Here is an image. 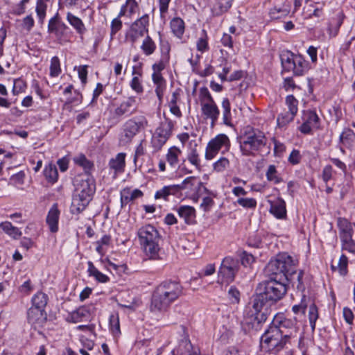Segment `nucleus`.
<instances>
[{"instance_id":"39448f33","label":"nucleus","mask_w":355,"mask_h":355,"mask_svg":"<svg viewBox=\"0 0 355 355\" xmlns=\"http://www.w3.org/2000/svg\"><path fill=\"white\" fill-rule=\"evenodd\" d=\"M137 236L146 255L150 259H157L161 237L157 229L151 225H146L138 230Z\"/></svg>"},{"instance_id":"6ab92c4d","label":"nucleus","mask_w":355,"mask_h":355,"mask_svg":"<svg viewBox=\"0 0 355 355\" xmlns=\"http://www.w3.org/2000/svg\"><path fill=\"white\" fill-rule=\"evenodd\" d=\"M125 153H118L115 157L112 158L109 162V167L110 169L114 170V174L123 173L125 166Z\"/></svg>"},{"instance_id":"58836bf2","label":"nucleus","mask_w":355,"mask_h":355,"mask_svg":"<svg viewBox=\"0 0 355 355\" xmlns=\"http://www.w3.org/2000/svg\"><path fill=\"white\" fill-rule=\"evenodd\" d=\"M190 178H193V180L188 184H187V187H185V189H190L191 191H193V193L192 194L191 198L194 201H198L200 195L198 193V191L200 190V180L194 176H191Z\"/></svg>"},{"instance_id":"7c9ffc66","label":"nucleus","mask_w":355,"mask_h":355,"mask_svg":"<svg viewBox=\"0 0 355 355\" xmlns=\"http://www.w3.org/2000/svg\"><path fill=\"white\" fill-rule=\"evenodd\" d=\"M44 175L49 182L53 184L57 182L58 173L56 166L53 164L46 165L44 169Z\"/></svg>"},{"instance_id":"bb28decb","label":"nucleus","mask_w":355,"mask_h":355,"mask_svg":"<svg viewBox=\"0 0 355 355\" xmlns=\"http://www.w3.org/2000/svg\"><path fill=\"white\" fill-rule=\"evenodd\" d=\"M88 269L87 272L89 276L94 277V279L100 283H107L110 281V278L106 275L100 272L94 265V263L89 261L87 262Z\"/></svg>"},{"instance_id":"c03bdc74","label":"nucleus","mask_w":355,"mask_h":355,"mask_svg":"<svg viewBox=\"0 0 355 355\" xmlns=\"http://www.w3.org/2000/svg\"><path fill=\"white\" fill-rule=\"evenodd\" d=\"M341 250L355 254V241L352 236L345 237L340 239Z\"/></svg>"},{"instance_id":"4be33fe9","label":"nucleus","mask_w":355,"mask_h":355,"mask_svg":"<svg viewBox=\"0 0 355 355\" xmlns=\"http://www.w3.org/2000/svg\"><path fill=\"white\" fill-rule=\"evenodd\" d=\"M180 217L184 218L186 223L192 225L196 223V210L191 206H180L178 209Z\"/></svg>"},{"instance_id":"680f3d73","label":"nucleus","mask_w":355,"mask_h":355,"mask_svg":"<svg viewBox=\"0 0 355 355\" xmlns=\"http://www.w3.org/2000/svg\"><path fill=\"white\" fill-rule=\"evenodd\" d=\"M110 35L112 38L122 28V21L119 17L114 18L111 22Z\"/></svg>"},{"instance_id":"ddd939ff","label":"nucleus","mask_w":355,"mask_h":355,"mask_svg":"<svg viewBox=\"0 0 355 355\" xmlns=\"http://www.w3.org/2000/svg\"><path fill=\"white\" fill-rule=\"evenodd\" d=\"M201 105L203 114L207 119H210V126L213 128L219 115V110L216 105L214 101H211V102H204Z\"/></svg>"},{"instance_id":"052dcab7","label":"nucleus","mask_w":355,"mask_h":355,"mask_svg":"<svg viewBox=\"0 0 355 355\" xmlns=\"http://www.w3.org/2000/svg\"><path fill=\"white\" fill-rule=\"evenodd\" d=\"M354 134L352 130L349 129L345 130L340 135V140L343 145L347 146L349 144V141L352 139Z\"/></svg>"},{"instance_id":"bf43d9fd","label":"nucleus","mask_w":355,"mask_h":355,"mask_svg":"<svg viewBox=\"0 0 355 355\" xmlns=\"http://www.w3.org/2000/svg\"><path fill=\"white\" fill-rule=\"evenodd\" d=\"M237 203L244 208H255L257 206V201L254 198H239Z\"/></svg>"},{"instance_id":"864d4df0","label":"nucleus","mask_w":355,"mask_h":355,"mask_svg":"<svg viewBox=\"0 0 355 355\" xmlns=\"http://www.w3.org/2000/svg\"><path fill=\"white\" fill-rule=\"evenodd\" d=\"M241 293L234 286H230L227 291V297L232 304H239L240 302Z\"/></svg>"},{"instance_id":"ea45409f","label":"nucleus","mask_w":355,"mask_h":355,"mask_svg":"<svg viewBox=\"0 0 355 355\" xmlns=\"http://www.w3.org/2000/svg\"><path fill=\"white\" fill-rule=\"evenodd\" d=\"M267 180L274 184H279L282 182V178L279 176L275 165H269L266 173Z\"/></svg>"},{"instance_id":"c85d7f7f","label":"nucleus","mask_w":355,"mask_h":355,"mask_svg":"<svg viewBox=\"0 0 355 355\" xmlns=\"http://www.w3.org/2000/svg\"><path fill=\"white\" fill-rule=\"evenodd\" d=\"M233 0H217L212 8V12L215 15H220L227 12L232 6Z\"/></svg>"},{"instance_id":"69168bd1","label":"nucleus","mask_w":355,"mask_h":355,"mask_svg":"<svg viewBox=\"0 0 355 355\" xmlns=\"http://www.w3.org/2000/svg\"><path fill=\"white\" fill-rule=\"evenodd\" d=\"M301 155L298 150H293L288 157V161L291 164L295 165L300 163L301 160Z\"/></svg>"},{"instance_id":"6e6d98bb","label":"nucleus","mask_w":355,"mask_h":355,"mask_svg":"<svg viewBox=\"0 0 355 355\" xmlns=\"http://www.w3.org/2000/svg\"><path fill=\"white\" fill-rule=\"evenodd\" d=\"M295 115L290 112L281 113L277 117V124L279 126H284L291 122Z\"/></svg>"},{"instance_id":"c9c22d12","label":"nucleus","mask_w":355,"mask_h":355,"mask_svg":"<svg viewBox=\"0 0 355 355\" xmlns=\"http://www.w3.org/2000/svg\"><path fill=\"white\" fill-rule=\"evenodd\" d=\"M141 49L146 55H150L155 52L156 44L153 39L149 35H147L142 42Z\"/></svg>"},{"instance_id":"20e7f679","label":"nucleus","mask_w":355,"mask_h":355,"mask_svg":"<svg viewBox=\"0 0 355 355\" xmlns=\"http://www.w3.org/2000/svg\"><path fill=\"white\" fill-rule=\"evenodd\" d=\"M240 149L243 155L251 156L254 155L257 152L268 154L270 146H268V139L263 132L252 129L241 137Z\"/></svg>"},{"instance_id":"a18cd8bd","label":"nucleus","mask_w":355,"mask_h":355,"mask_svg":"<svg viewBox=\"0 0 355 355\" xmlns=\"http://www.w3.org/2000/svg\"><path fill=\"white\" fill-rule=\"evenodd\" d=\"M295 55L294 54H285L282 56V64L285 71H291L293 69Z\"/></svg>"},{"instance_id":"f03ea898","label":"nucleus","mask_w":355,"mask_h":355,"mask_svg":"<svg viewBox=\"0 0 355 355\" xmlns=\"http://www.w3.org/2000/svg\"><path fill=\"white\" fill-rule=\"evenodd\" d=\"M288 291L285 280L269 278L260 282L252 298V308L259 310L262 306H271L281 300Z\"/></svg>"},{"instance_id":"5701e85b","label":"nucleus","mask_w":355,"mask_h":355,"mask_svg":"<svg viewBox=\"0 0 355 355\" xmlns=\"http://www.w3.org/2000/svg\"><path fill=\"white\" fill-rule=\"evenodd\" d=\"M270 211L277 218H284L286 216V203L284 200L278 198L270 202Z\"/></svg>"},{"instance_id":"b1692460","label":"nucleus","mask_w":355,"mask_h":355,"mask_svg":"<svg viewBox=\"0 0 355 355\" xmlns=\"http://www.w3.org/2000/svg\"><path fill=\"white\" fill-rule=\"evenodd\" d=\"M292 71L295 76H302L309 70V62L300 55H295V59Z\"/></svg>"},{"instance_id":"f704fd0d","label":"nucleus","mask_w":355,"mask_h":355,"mask_svg":"<svg viewBox=\"0 0 355 355\" xmlns=\"http://www.w3.org/2000/svg\"><path fill=\"white\" fill-rule=\"evenodd\" d=\"M47 300L48 297L45 293L38 292L32 298V306L44 310Z\"/></svg>"},{"instance_id":"f3484780","label":"nucleus","mask_w":355,"mask_h":355,"mask_svg":"<svg viewBox=\"0 0 355 355\" xmlns=\"http://www.w3.org/2000/svg\"><path fill=\"white\" fill-rule=\"evenodd\" d=\"M27 320L32 325L41 324L46 320L45 311L31 306L27 311Z\"/></svg>"},{"instance_id":"4468645a","label":"nucleus","mask_w":355,"mask_h":355,"mask_svg":"<svg viewBox=\"0 0 355 355\" xmlns=\"http://www.w3.org/2000/svg\"><path fill=\"white\" fill-rule=\"evenodd\" d=\"M291 272L288 275L287 278L285 279L286 283L290 282L293 286H295L298 291L304 293L306 289V286L303 280L304 272L303 270L297 272L296 266L295 269L292 270Z\"/></svg>"},{"instance_id":"412c9836","label":"nucleus","mask_w":355,"mask_h":355,"mask_svg":"<svg viewBox=\"0 0 355 355\" xmlns=\"http://www.w3.org/2000/svg\"><path fill=\"white\" fill-rule=\"evenodd\" d=\"M76 164L81 166L85 171V177L92 175V173L94 171V164L89 160L85 155L80 154L73 158Z\"/></svg>"},{"instance_id":"5fc2aeb1","label":"nucleus","mask_w":355,"mask_h":355,"mask_svg":"<svg viewBox=\"0 0 355 355\" xmlns=\"http://www.w3.org/2000/svg\"><path fill=\"white\" fill-rule=\"evenodd\" d=\"M110 327L112 333L114 336L120 334V324L118 315H111L110 316Z\"/></svg>"},{"instance_id":"473e14b6","label":"nucleus","mask_w":355,"mask_h":355,"mask_svg":"<svg viewBox=\"0 0 355 355\" xmlns=\"http://www.w3.org/2000/svg\"><path fill=\"white\" fill-rule=\"evenodd\" d=\"M132 76H135L136 74H137L139 76H141V73L140 71H136L135 67H133V70H132ZM130 87L132 88V89L134 90L137 94H141L144 92V87L142 85V82L138 76H133V78H132V80L130 81Z\"/></svg>"},{"instance_id":"c756f323","label":"nucleus","mask_w":355,"mask_h":355,"mask_svg":"<svg viewBox=\"0 0 355 355\" xmlns=\"http://www.w3.org/2000/svg\"><path fill=\"white\" fill-rule=\"evenodd\" d=\"M174 127V123L169 119L165 118L164 121L162 122L160 125L157 128L156 132L166 136V139H168L172 130Z\"/></svg>"},{"instance_id":"393cba45","label":"nucleus","mask_w":355,"mask_h":355,"mask_svg":"<svg viewBox=\"0 0 355 355\" xmlns=\"http://www.w3.org/2000/svg\"><path fill=\"white\" fill-rule=\"evenodd\" d=\"M67 20L78 34L80 35L85 34L86 28L81 19L69 12L67 14Z\"/></svg>"},{"instance_id":"7ed1b4c3","label":"nucleus","mask_w":355,"mask_h":355,"mask_svg":"<svg viewBox=\"0 0 355 355\" xmlns=\"http://www.w3.org/2000/svg\"><path fill=\"white\" fill-rule=\"evenodd\" d=\"M182 290L179 282L168 279L161 282L152 294L150 311L155 313L166 311L182 294Z\"/></svg>"},{"instance_id":"2f4dec72","label":"nucleus","mask_w":355,"mask_h":355,"mask_svg":"<svg viewBox=\"0 0 355 355\" xmlns=\"http://www.w3.org/2000/svg\"><path fill=\"white\" fill-rule=\"evenodd\" d=\"M0 228H1L5 233L15 239H18L21 234V231L17 227L13 226L12 223L8 221L1 223L0 224Z\"/></svg>"},{"instance_id":"49530a36","label":"nucleus","mask_w":355,"mask_h":355,"mask_svg":"<svg viewBox=\"0 0 355 355\" xmlns=\"http://www.w3.org/2000/svg\"><path fill=\"white\" fill-rule=\"evenodd\" d=\"M318 318V311L314 303H311L309 308V320L310 326L313 331L315 329V322Z\"/></svg>"},{"instance_id":"de8ad7c7","label":"nucleus","mask_w":355,"mask_h":355,"mask_svg":"<svg viewBox=\"0 0 355 355\" xmlns=\"http://www.w3.org/2000/svg\"><path fill=\"white\" fill-rule=\"evenodd\" d=\"M223 108V123L227 125H231L230 103L227 98L223 99L222 102Z\"/></svg>"},{"instance_id":"4d7b16f0","label":"nucleus","mask_w":355,"mask_h":355,"mask_svg":"<svg viewBox=\"0 0 355 355\" xmlns=\"http://www.w3.org/2000/svg\"><path fill=\"white\" fill-rule=\"evenodd\" d=\"M229 165V160L225 157H221L214 164V169L217 172H222L228 167Z\"/></svg>"},{"instance_id":"13d9d810","label":"nucleus","mask_w":355,"mask_h":355,"mask_svg":"<svg viewBox=\"0 0 355 355\" xmlns=\"http://www.w3.org/2000/svg\"><path fill=\"white\" fill-rule=\"evenodd\" d=\"M343 17L340 15H339L338 16L337 22L335 26H333L331 24L329 25L328 28V32L330 37H334L338 35L340 27L343 24Z\"/></svg>"},{"instance_id":"3c124183","label":"nucleus","mask_w":355,"mask_h":355,"mask_svg":"<svg viewBox=\"0 0 355 355\" xmlns=\"http://www.w3.org/2000/svg\"><path fill=\"white\" fill-rule=\"evenodd\" d=\"M286 104L288 108V112L296 115L298 110V101L293 95H288L286 98Z\"/></svg>"},{"instance_id":"423d86ee","label":"nucleus","mask_w":355,"mask_h":355,"mask_svg":"<svg viewBox=\"0 0 355 355\" xmlns=\"http://www.w3.org/2000/svg\"><path fill=\"white\" fill-rule=\"evenodd\" d=\"M293 269H295L293 258L286 253H282L270 259L265 272L269 278L285 280Z\"/></svg>"},{"instance_id":"774afa93","label":"nucleus","mask_w":355,"mask_h":355,"mask_svg":"<svg viewBox=\"0 0 355 355\" xmlns=\"http://www.w3.org/2000/svg\"><path fill=\"white\" fill-rule=\"evenodd\" d=\"M333 174V168L331 165H327L324 167L322 170V180L324 182H327L332 178Z\"/></svg>"},{"instance_id":"0e129e2a","label":"nucleus","mask_w":355,"mask_h":355,"mask_svg":"<svg viewBox=\"0 0 355 355\" xmlns=\"http://www.w3.org/2000/svg\"><path fill=\"white\" fill-rule=\"evenodd\" d=\"M160 50H161V58L165 60L166 59L167 61H169L170 55V46L169 44L167 42H163L161 41L160 44Z\"/></svg>"},{"instance_id":"e2e57ef3","label":"nucleus","mask_w":355,"mask_h":355,"mask_svg":"<svg viewBox=\"0 0 355 355\" xmlns=\"http://www.w3.org/2000/svg\"><path fill=\"white\" fill-rule=\"evenodd\" d=\"M241 264L245 267L250 266L254 261V257L252 254L244 251L241 254Z\"/></svg>"},{"instance_id":"2eb2a0df","label":"nucleus","mask_w":355,"mask_h":355,"mask_svg":"<svg viewBox=\"0 0 355 355\" xmlns=\"http://www.w3.org/2000/svg\"><path fill=\"white\" fill-rule=\"evenodd\" d=\"M96 191L95 179L93 175L83 178L78 184L76 191H80L83 193L93 196Z\"/></svg>"},{"instance_id":"a211bd4d","label":"nucleus","mask_w":355,"mask_h":355,"mask_svg":"<svg viewBox=\"0 0 355 355\" xmlns=\"http://www.w3.org/2000/svg\"><path fill=\"white\" fill-rule=\"evenodd\" d=\"M337 227L338 228L340 239L353 236L354 229L352 224L347 218L342 217L338 218Z\"/></svg>"},{"instance_id":"8fccbe9b","label":"nucleus","mask_w":355,"mask_h":355,"mask_svg":"<svg viewBox=\"0 0 355 355\" xmlns=\"http://www.w3.org/2000/svg\"><path fill=\"white\" fill-rule=\"evenodd\" d=\"M47 6L44 3V0H37L36 5V12L39 18V21L41 24H43L46 17V10Z\"/></svg>"},{"instance_id":"1a4fd4ad","label":"nucleus","mask_w":355,"mask_h":355,"mask_svg":"<svg viewBox=\"0 0 355 355\" xmlns=\"http://www.w3.org/2000/svg\"><path fill=\"white\" fill-rule=\"evenodd\" d=\"M149 16L144 15L133 22L125 34V38L132 44H135L139 38L148 32Z\"/></svg>"},{"instance_id":"9d476101","label":"nucleus","mask_w":355,"mask_h":355,"mask_svg":"<svg viewBox=\"0 0 355 355\" xmlns=\"http://www.w3.org/2000/svg\"><path fill=\"white\" fill-rule=\"evenodd\" d=\"M69 31V28L62 21L58 12L49 21L48 33L53 34L60 43L69 41L67 39Z\"/></svg>"},{"instance_id":"79ce46f5","label":"nucleus","mask_w":355,"mask_h":355,"mask_svg":"<svg viewBox=\"0 0 355 355\" xmlns=\"http://www.w3.org/2000/svg\"><path fill=\"white\" fill-rule=\"evenodd\" d=\"M180 154V150L175 146L171 147L168 149L166 155V159L171 166H175L178 164V157Z\"/></svg>"},{"instance_id":"e433bc0d","label":"nucleus","mask_w":355,"mask_h":355,"mask_svg":"<svg viewBox=\"0 0 355 355\" xmlns=\"http://www.w3.org/2000/svg\"><path fill=\"white\" fill-rule=\"evenodd\" d=\"M347 266H348V259L345 254H343L340 259L337 266L334 265L331 266V270L335 271H338L339 274L341 276H345L347 274Z\"/></svg>"},{"instance_id":"aec40b11","label":"nucleus","mask_w":355,"mask_h":355,"mask_svg":"<svg viewBox=\"0 0 355 355\" xmlns=\"http://www.w3.org/2000/svg\"><path fill=\"white\" fill-rule=\"evenodd\" d=\"M135 103V98H128L127 101L122 102L120 105L115 109L114 115L117 117H121L122 116L131 114L135 110V109L132 108Z\"/></svg>"},{"instance_id":"dca6fc26","label":"nucleus","mask_w":355,"mask_h":355,"mask_svg":"<svg viewBox=\"0 0 355 355\" xmlns=\"http://www.w3.org/2000/svg\"><path fill=\"white\" fill-rule=\"evenodd\" d=\"M60 211L56 203L53 204L48 212L46 216V223L51 232L55 233L58 230V220L60 217Z\"/></svg>"},{"instance_id":"603ef678","label":"nucleus","mask_w":355,"mask_h":355,"mask_svg":"<svg viewBox=\"0 0 355 355\" xmlns=\"http://www.w3.org/2000/svg\"><path fill=\"white\" fill-rule=\"evenodd\" d=\"M193 179L191 178H187L180 184H174L167 186L170 195H175L180 191L185 189L187 187V184L189 183L191 180L192 181Z\"/></svg>"},{"instance_id":"f257e3e1","label":"nucleus","mask_w":355,"mask_h":355,"mask_svg":"<svg viewBox=\"0 0 355 355\" xmlns=\"http://www.w3.org/2000/svg\"><path fill=\"white\" fill-rule=\"evenodd\" d=\"M298 330L295 318H286L282 315H276L261 338V347L266 352L277 353L297 336Z\"/></svg>"},{"instance_id":"9b49d317","label":"nucleus","mask_w":355,"mask_h":355,"mask_svg":"<svg viewBox=\"0 0 355 355\" xmlns=\"http://www.w3.org/2000/svg\"><path fill=\"white\" fill-rule=\"evenodd\" d=\"M93 196L76 191L73 196L71 212L72 214H79L83 212L92 200Z\"/></svg>"},{"instance_id":"37998d69","label":"nucleus","mask_w":355,"mask_h":355,"mask_svg":"<svg viewBox=\"0 0 355 355\" xmlns=\"http://www.w3.org/2000/svg\"><path fill=\"white\" fill-rule=\"evenodd\" d=\"M168 139H166V136L160 135L155 131V134L153 136L151 144L155 151L159 150L162 146L166 144Z\"/></svg>"},{"instance_id":"a878e982","label":"nucleus","mask_w":355,"mask_h":355,"mask_svg":"<svg viewBox=\"0 0 355 355\" xmlns=\"http://www.w3.org/2000/svg\"><path fill=\"white\" fill-rule=\"evenodd\" d=\"M189 154H188V159L189 161L194 165L197 168H199V150L198 142L196 140H190L189 145Z\"/></svg>"},{"instance_id":"f8f14e48","label":"nucleus","mask_w":355,"mask_h":355,"mask_svg":"<svg viewBox=\"0 0 355 355\" xmlns=\"http://www.w3.org/2000/svg\"><path fill=\"white\" fill-rule=\"evenodd\" d=\"M229 138L227 135L221 134L211 139L207 146L205 157L211 159L218 153L223 146L229 144Z\"/></svg>"},{"instance_id":"338daca9","label":"nucleus","mask_w":355,"mask_h":355,"mask_svg":"<svg viewBox=\"0 0 355 355\" xmlns=\"http://www.w3.org/2000/svg\"><path fill=\"white\" fill-rule=\"evenodd\" d=\"M125 8L128 12V16H131L136 12V9L138 8V3L135 0H126Z\"/></svg>"},{"instance_id":"72a5a7b5","label":"nucleus","mask_w":355,"mask_h":355,"mask_svg":"<svg viewBox=\"0 0 355 355\" xmlns=\"http://www.w3.org/2000/svg\"><path fill=\"white\" fill-rule=\"evenodd\" d=\"M171 28L173 34L178 37H181L184 31V23L180 18H173L170 23Z\"/></svg>"},{"instance_id":"6e6552de","label":"nucleus","mask_w":355,"mask_h":355,"mask_svg":"<svg viewBox=\"0 0 355 355\" xmlns=\"http://www.w3.org/2000/svg\"><path fill=\"white\" fill-rule=\"evenodd\" d=\"M239 268L238 259L231 257L224 258L219 268L218 282L221 284L233 282Z\"/></svg>"},{"instance_id":"a19ab883","label":"nucleus","mask_w":355,"mask_h":355,"mask_svg":"<svg viewBox=\"0 0 355 355\" xmlns=\"http://www.w3.org/2000/svg\"><path fill=\"white\" fill-rule=\"evenodd\" d=\"M304 120L306 121V123L311 124L315 128L319 127L320 118L315 111L307 110L304 112Z\"/></svg>"},{"instance_id":"0eeeda50","label":"nucleus","mask_w":355,"mask_h":355,"mask_svg":"<svg viewBox=\"0 0 355 355\" xmlns=\"http://www.w3.org/2000/svg\"><path fill=\"white\" fill-rule=\"evenodd\" d=\"M147 125L144 116H138L127 121L123 125V131L120 137L123 145L130 143L133 137Z\"/></svg>"},{"instance_id":"4c0bfd02","label":"nucleus","mask_w":355,"mask_h":355,"mask_svg":"<svg viewBox=\"0 0 355 355\" xmlns=\"http://www.w3.org/2000/svg\"><path fill=\"white\" fill-rule=\"evenodd\" d=\"M268 306H262L259 310H257L255 309H252L250 311L252 312V315L254 316V320L257 321L258 324L265 322L268 318Z\"/></svg>"},{"instance_id":"09e8293b","label":"nucleus","mask_w":355,"mask_h":355,"mask_svg":"<svg viewBox=\"0 0 355 355\" xmlns=\"http://www.w3.org/2000/svg\"><path fill=\"white\" fill-rule=\"evenodd\" d=\"M61 72L60 59L57 56H53L51 60L50 76L57 77Z\"/></svg>"},{"instance_id":"cd10ccee","label":"nucleus","mask_w":355,"mask_h":355,"mask_svg":"<svg viewBox=\"0 0 355 355\" xmlns=\"http://www.w3.org/2000/svg\"><path fill=\"white\" fill-rule=\"evenodd\" d=\"M89 315V310L85 307H80L77 310L73 311L68 316V321L78 323L83 321L85 318H87Z\"/></svg>"}]
</instances>
